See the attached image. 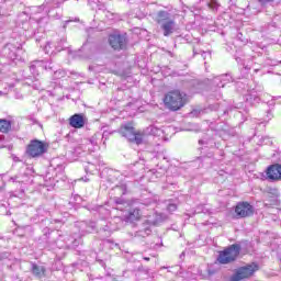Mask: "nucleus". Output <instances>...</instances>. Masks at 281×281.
Here are the masks:
<instances>
[{
    "mask_svg": "<svg viewBox=\"0 0 281 281\" xmlns=\"http://www.w3.org/2000/svg\"><path fill=\"white\" fill-rule=\"evenodd\" d=\"M45 153H47V144L38 139L31 140L26 147V155L33 159L42 157V155H45Z\"/></svg>",
    "mask_w": 281,
    "mask_h": 281,
    "instance_id": "nucleus-5",
    "label": "nucleus"
},
{
    "mask_svg": "<svg viewBox=\"0 0 281 281\" xmlns=\"http://www.w3.org/2000/svg\"><path fill=\"white\" fill-rule=\"evenodd\" d=\"M166 221V215L161 213H155L154 220H147L148 225H159Z\"/></svg>",
    "mask_w": 281,
    "mask_h": 281,
    "instance_id": "nucleus-16",
    "label": "nucleus"
},
{
    "mask_svg": "<svg viewBox=\"0 0 281 281\" xmlns=\"http://www.w3.org/2000/svg\"><path fill=\"white\" fill-rule=\"evenodd\" d=\"M164 102L170 111H179L186 105V93L173 90L165 95Z\"/></svg>",
    "mask_w": 281,
    "mask_h": 281,
    "instance_id": "nucleus-2",
    "label": "nucleus"
},
{
    "mask_svg": "<svg viewBox=\"0 0 281 281\" xmlns=\"http://www.w3.org/2000/svg\"><path fill=\"white\" fill-rule=\"evenodd\" d=\"M142 218V210L139 209H131L128 214L125 215L124 221L125 223H135Z\"/></svg>",
    "mask_w": 281,
    "mask_h": 281,
    "instance_id": "nucleus-13",
    "label": "nucleus"
},
{
    "mask_svg": "<svg viewBox=\"0 0 281 281\" xmlns=\"http://www.w3.org/2000/svg\"><path fill=\"white\" fill-rule=\"evenodd\" d=\"M115 203H116V205H124L125 201L122 200L121 198H116Z\"/></svg>",
    "mask_w": 281,
    "mask_h": 281,
    "instance_id": "nucleus-29",
    "label": "nucleus"
},
{
    "mask_svg": "<svg viewBox=\"0 0 281 281\" xmlns=\"http://www.w3.org/2000/svg\"><path fill=\"white\" fill-rule=\"evenodd\" d=\"M151 232L153 231L150 229V227H146L144 229H139L138 232H136L135 236L137 238H146V236H150Z\"/></svg>",
    "mask_w": 281,
    "mask_h": 281,
    "instance_id": "nucleus-19",
    "label": "nucleus"
},
{
    "mask_svg": "<svg viewBox=\"0 0 281 281\" xmlns=\"http://www.w3.org/2000/svg\"><path fill=\"white\" fill-rule=\"evenodd\" d=\"M267 177L271 181H280L281 179V165L276 164L267 169Z\"/></svg>",
    "mask_w": 281,
    "mask_h": 281,
    "instance_id": "nucleus-11",
    "label": "nucleus"
},
{
    "mask_svg": "<svg viewBox=\"0 0 281 281\" xmlns=\"http://www.w3.org/2000/svg\"><path fill=\"white\" fill-rule=\"evenodd\" d=\"M148 131H149V135H159V133H161V131L155 126H149Z\"/></svg>",
    "mask_w": 281,
    "mask_h": 281,
    "instance_id": "nucleus-24",
    "label": "nucleus"
},
{
    "mask_svg": "<svg viewBox=\"0 0 281 281\" xmlns=\"http://www.w3.org/2000/svg\"><path fill=\"white\" fill-rule=\"evenodd\" d=\"M85 225H87V223H82V224H81V227H85Z\"/></svg>",
    "mask_w": 281,
    "mask_h": 281,
    "instance_id": "nucleus-34",
    "label": "nucleus"
},
{
    "mask_svg": "<svg viewBox=\"0 0 281 281\" xmlns=\"http://www.w3.org/2000/svg\"><path fill=\"white\" fill-rule=\"evenodd\" d=\"M44 63H46V65H47L46 71H54V66L52 65L50 61H44Z\"/></svg>",
    "mask_w": 281,
    "mask_h": 281,
    "instance_id": "nucleus-28",
    "label": "nucleus"
},
{
    "mask_svg": "<svg viewBox=\"0 0 281 281\" xmlns=\"http://www.w3.org/2000/svg\"><path fill=\"white\" fill-rule=\"evenodd\" d=\"M155 23H157L158 27L162 31L164 36H170L175 34V30L177 27V22L172 14L168 11H158L153 16Z\"/></svg>",
    "mask_w": 281,
    "mask_h": 281,
    "instance_id": "nucleus-1",
    "label": "nucleus"
},
{
    "mask_svg": "<svg viewBox=\"0 0 281 281\" xmlns=\"http://www.w3.org/2000/svg\"><path fill=\"white\" fill-rule=\"evenodd\" d=\"M207 7L210 8V10H212L213 12H216V10H218V2L216 0H211L209 3H207Z\"/></svg>",
    "mask_w": 281,
    "mask_h": 281,
    "instance_id": "nucleus-22",
    "label": "nucleus"
},
{
    "mask_svg": "<svg viewBox=\"0 0 281 281\" xmlns=\"http://www.w3.org/2000/svg\"><path fill=\"white\" fill-rule=\"evenodd\" d=\"M243 247L240 244H233L225 248L223 251H220L217 261L220 265H231V262H236L238 256H240V250Z\"/></svg>",
    "mask_w": 281,
    "mask_h": 281,
    "instance_id": "nucleus-3",
    "label": "nucleus"
},
{
    "mask_svg": "<svg viewBox=\"0 0 281 281\" xmlns=\"http://www.w3.org/2000/svg\"><path fill=\"white\" fill-rule=\"evenodd\" d=\"M144 260L148 261V260H150V258L149 257H144Z\"/></svg>",
    "mask_w": 281,
    "mask_h": 281,
    "instance_id": "nucleus-33",
    "label": "nucleus"
},
{
    "mask_svg": "<svg viewBox=\"0 0 281 281\" xmlns=\"http://www.w3.org/2000/svg\"><path fill=\"white\" fill-rule=\"evenodd\" d=\"M258 271V265L251 263L246 267L238 268L235 273L231 277V281L247 280Z\"/></svg>",
    "mask_w": 281,
    "mask_h": 281,
    "instance_id": "nucleus-6",
    "label": "nucleus"
},
{
    "mask_svg": "<svg viewBox=\"0 0 281 281\" xmlns=\"http://www.w3.org/2000/svg\"><path fill=\"white\" fill-rule=\"evenodd\" d=\"M12 127V124L8 120H0V133H8L10 128Z\"/></svg>",
    "mask_w": 281,
    "mask_h": 281,
    "instance_id": "nucleus-18",
    "label": "nucleus"
},
{
    "mask_svg": "<svg viewBox=\"0 0 281 281\" xmlns=\"http://www.w3.org/2000/svg\"><path fill=\"white\" fill-rule=\"evenodd\" d=\"M254 212H256V207L249 202H238L235 206V218H249L254 216Z\"/></svg>",
    "mask_w": 281,
    "mask_h": 281,
    "instance_id": "nucleus-7",
    "label": "nucleus"
},
{
    "mask_svg": "<svg viewBox=\"0 0 281 281\" xmlns=\"http://www.w3.org/2000/svg\"><path fill=\"white\" fill-rule=\"evenodd\" d=\"M55 76H56V78H65V71L57 70V71H55Z\"/></svg>",
    "mask_w": 281,
    "mask_h": 281,
    "instance_id": "nucleus-27",
    "label": "nucleus"
},
{
    "mask_svg": "<svg viewBox=\"0 0 281 281\" xmlns=\"http://www.w3.org/2000/svg\"><path fill=\"white\" fill-rule=\"evenodd\" d=\"M1 190H3V188L0 187V192H1Z\"/></svg>",
    "mask_w": 281,
    "mask_h": 281,
    "instance_id": "nucleus-35",
    "label": "nucleus"
},
{
    "mask_svg": "<svg viewBox=\"0 0 281 281\" xmlns=\"http://www.w3.org/2000/svg\"><path fill=\"white\" fill-rule=\"evenodd\" d=\"M11 181H13L14 183H27L30 181V177L27 175H24L23 177L15 176L11 178Z\"/></svg>",
    "mask_w": 281,
    "mask_h": 281,
    "instance_id": "nucleus-20",
    "label": "nucleus"
},
{
    "mask_svg": "<svg viewBox=\"0 0 281 281\" xmlns=\"http://www.w3.org/2000/svg\"><path fill=\"white\" fill-rule=\"evenodd\" d=\"M69 23H71V20H68V21H66L65 23H64V30H66L67 29V24H69Z\"/></svg>",
    "mask_w": 281,
    "mask_h": 281,
    "instance_id": "nucleus-31",
    "label": "nucleus"
},
{
    "mask_svg": "<svg viewBox=\"0 0 281 281\" xmlns=\"http://www.w3.org/2000/svg\"><path fill=\"white\" fill-rule=\"evenodd\" d=\"M44 236L46 240H48V245H56V240L54 238L58 236V232H49V228H46L44 229Z\"/></svg>",
    "mask_w": 281,
    "mask_h": 281,
    "instance_id": "nucleus-15",
    "label": "nucleus"
},
{
    "mask_svg": "<svg viewBox=\"0 0 281 281\" xmlns=\"http://www.w3.org/2000/svg\"><path fill=\"white\" fill-rule=\"evenodd\" d=\"M93 229H95V224L94 223H91L86 229L85 232L87 234H91V232H93Z\"/></svg>",
    "mask_w": 281,
    "mask_h": 281,
    "instance_id": "nucleus-25",
    "label": "nucleus"
},
{
    "mask_svg": "<svg viewBox=\"0 0 281 281\" xmlns=\"http://www.w3.org/2000/svg\"><path fill=\"white\" fill-rule=\"evenodd\" d=\"M168 212H177V204L171 203L167 206Z\"/></svg>",
    "mask_w": 281,
    "mask_h": 281,
    "instance_id": "nucleus-26",
    "label": "nucleus"
},
{
    "mask_svg": "<svg viewBox=\"0 0 281 281\" xmlns=\"http://www.w3.org/2000/svg\"><path fill=\"white\" fill-rule=\"evenodd\" d=\"M69 125L72 128H83V126H85V115L83 114H74L69 119Z\"/></svg>",
    "mask_w": 281,
    "mask_h": 281,
    "instance_id": "nucleus-12",
    "label": "nucleus"
},
{
    "mask_svg": "<svg viewBox=\"0 0 281 281\" xmlns=\"http://www.w3.org/2000/svg\"><path fill=\"white\" fill-rule=\"evenodd\" d=\"M229 82H232V76L229 75H222L214 79V85H216V87L220 89H223Z\"/></svg>",
    "mask_w": 281,
    "mask_h": 281,
    "instance_id": "nucleus-14",
    "label": "nucleus"
},
{
    "mask_svg": "<svg viewBox=\"0 0 281 281\" xmlns=\"http://www.w3.org/2000/svg\"><path fill=\"white\" fill-rule=\"evenodd\" d=\"M246 102L249 104H258V102H260V98L256 92H251L246 94Z\"/></svg>",
    "mask_w": 281,
    "mask_h": 281,
    "instance_id": "nucleus-17",
    "label": "nucleus"
},
{
    "mask_svg": "<svg viewBox=\"0 0 281 281\" xmlns=\"http://www.w3.org/2000/svg\"><path fill=\"white\" fill-rule=\"evenodd\" d=\"M201 55H202L203 58H205L206 56H210V53L203 50V52L201 53Z\"/></svg>",
    "mask_w": 281,
    "mask_h": 281,
    "instance_id": "nucleus-30",
    "label": "nucleus"
},
{
    "mask_svg": "<svg viewBox=\"0 0 281 281\" xmlns=\"http://www.w3.org/2000/svg\"><path fill=\"white\" fill-rule=\"evenodd\" d=\"M30 271L32 276H34V278H37L38 280L47 277V268L36 262H31Z\"/></svg>",
    "mask_w": 281,
    "mask_h": 281,
    "instance_id": "nucleus-10",
    "label": "nucleus"
},
{
    "mask_svg": "<svg viewBox=\"0 0 281 281\" xmlns=\"http://www.w3.org/2000/svg\"><path fill=\"white\" fill-rule=\"evenodd\" d=\"M119 133L122 135V137H126L128 142H132V144H137V146L144 142V136H142L139 133H135V127L131 124L121 126Z\"/></svg>",
    "mask_w": 281,
    "mask_h": 281,
    "instance_id": "nucleus-4",
    "label": "nucleus"
},
{
    "mask_svg": "<svg viewBox=\"0 0 281 281\" xmlns=\"http://www.w3.org/2000/svg\"><path fill=\"white\" fill-rule=\"evenodd\" d=\"M260 3H270V1H273V0H259Z\"/></svg>",
    "mask_w": 281,
    "mask_h": 281,
    "instance_id": "nucleus-32",
    "label": "nucleus"
},
{
    "mask_svg": "<svg viewBox=\"0 0 281 281\" xmlns=\"http://www.w3.org/2000/svg\"><path fill=\"white\" fill-rule=\"evenodd\" d=\"M43 12H45V5H43V4L31 8V14H41Z\"/></svg>",
    "mask_w": 281,
    "mask_h": 281,
    "instance_id": "nucleus-21",
    "label": "nucleus"
},
{
    "mask_svg": "<svg viewBox=\"0 0 281 281\" xmlns=\"http://www.w3.org/2000/svg\"><path fill=\"white\" fill-rule=\"evenodd\" d=\"M109 43L112 49H126V36L120 34H111L109 36Z\"/></svg>",
    "mask_w": 281,
    "mask_h": 281,
    "instance_id": "nucleus-9",
    "label": "nucleus"
},
{
    "mask_svg": "<svg viewBox=\"0 0 281 281\" xmlns=\"http://www.w3.org/2000/svg\"><path fill=\"white\" fill-rule=\"evenodd\" d=\"M45 54H54V49H52V42H47L44 46Z\"/></svg>",
    "mask_w": 281,
    "mask_h": 281,
    "instance_id": "nucleus-23",
    "label": "nucleus"
},
{
    "mask_svg": "<svg viewBox=\"0 0 281 281\" xmlns=\"http://www.w3.org/2000/svg\"><path fill=\"white\" fill-rule=\"evenodd\" d=\"M41 69H47V63H45L44 60H35L30 65V71L34 78V81H32V83L29 85H31L33 89H41V82H38V79L36 78Z\"/></svg>",
    "mask_w": 281,
    "mask_h": 281,
    "instance_id": "nucleus-8",
    "label": "nucleus"
}]
</instances>
